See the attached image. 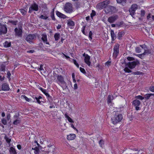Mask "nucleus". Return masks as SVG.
<instances>
[{
  "instance_id": "nucleus-23",
  "label": "nucleus",
  "mask_w": 154,
  "mask_h": 154,
  "mask_svg": "<svg viewBox=\"0 0 154 154\" xmlns=\"http://www.w3.org/2000/svg\"><path fill=\"white\" fill-rule=\"evenodd\" d=\"M113 99V97L112 96L109 95L107 97V103H111L112 100Z\"/></svg>"
},
{
  "instance_id": "nucleus-56",
  "label": "nucleus",
  "mask_w": 154,
  "mask_h": 154,
  "mask_svg": "<svg viewBox=\"0 0 154 154\" xmlns=\"http://www.w3.org/2000/svg\"><path fill=\"white\" fill-rule=\"evenodd\" d=\"M62 54H63V55L66 57V59H69V60L70 61V57L68 56H67V55H66V54H64V53H62Z\"/></svg>"
},
{
  "instance_id": "nucleus-16",
  "label": "nucleus",
  "mask_w": 154,
  "mask_h": 154,
  "mask_svg": "<svg viewBox=\"0 0 154 154\" xmlns=\"http://www.w3.org/2000/svg\"><path fill=\"white\" fill-rule=\"evenodd\" d=\"M10 89L9 85L6 83H4L2 84V90L4 91H8Z\"/></svg>"
},
{
  "instance_id": "nucleus-6",
  "label": "nucleus",
  "mask_w": 154,
  "mask_h": 154,
  "mask_svg": "<svg viewBox=\"0 0 154 154\" xmlns=\"http://www.w3.org/2000/svg\"><path fill=\"white\" fill-rule=\"evenodd\" d=\"M36 34H29L26 37L25 39L28 42L31 43H33V41L36 38Z\"/></svg>"
},
{
  "instance_id": "nucleus-10",
  "label": "nucleus",
  "mask_w": 154,
  "mask_h": 154,
  "mask_svg": "<svg viewBox=\"0 0 154 154\" xmlns=\"http://www.w3.org/2000/svg\"><path fill=\"white\" fill-rule=\"evenodd\" d=\"M8 29L5 25L2 24L0 23V35H5L7 32Z\"/></svg>"
},
{
  "instance_id": "nucleus-50",
  "label": "nucleus",
  "mask_w": 154,
  "mask_h": 154,
  "mask_svg": "<svg viewBox=\"0 0 154 154\" xmlns=\"http://www.w3.org/2000/svg\"><path fill=\"white\" fill-rule=\"evenodd\" d=\"M140 46L143 49H144V50L146 49H147V48L146 46L145 45H140Z\"/></svg>"
},
{
  "instance_id": "nucleus-64",
  "label": "nucleus",
  "mask_w": 154,
  "mask_h": 154,
  "mask_svg": "<svg viewBox=\"0 0 154 154\" xmlns=\"http://www.w3.org/2000/svg\"><path fill=\"white\" fill-rule=\"evenodd\" d=\"M151 14H148V15L147 16V20H149V19L151 17Z\"/></svg>"
},
{
  "instance_id": "nucleus-15",
  "label": "nucleus",
  "mask_w": 154,
  "mask_h": 154,
  "mask_svg": "<svg viewBox=\"0 0 154 154\" xmlns=\"http://www.w3.org/2000/svg\"><path fill=\"white\" fill-rule=\"evenodd\" d=\"M42 37L41 39L42 40L43 42L44 43L47 44L49 46H47V47H49L50 45L48 41V39L47 35L46 33H43L41 35Z\"/></svg>"
},
{
  "instance_id": "nucleus-24",
  "label": "nucleus",
  "mask_w": 154,
  "mask_h": 154,
  "mask_svg": "<svg viewBox=\"0 0 154 154\" xmlns=\"http://www.w3.org/2000/svg\"><path fill=\"white\" fill-rule=\"evenodd\" d=\"M125 34V32L123 31L119 32L118 34V38L119 39H121L122 37Z\"/></svg>"
},
{
  "instance_id": "nucleus-39",
  "label": "nucleus",
  "mask_w": 154,
  "mask_h": 154,
  "mask_svg": "<svg viewBox=\"0 0 154 154\" xmlns=\"http://www.w3.org/2000/svg\"><path fill=\"white\" fill-rule=\"evenodd\" d=\"M21 98H23V99H25L26 101L29 102L30 101V100L29 98H27L25 95H21Z\"/></svg>"
},
{
  "instance_id": "nucleus-41",
  "label": "nucleus",
  "mask_w": 154,
  "mask_h": 154,
  "mask_svg": "<svg viewBox=\"0 0 154 154\" xmlns=\"http://www.w3.org/2000/svg\"><path fill=\"white\" fill-rule=\"evenodd\" d=\"M145 54L144 53L143 54H137V56L138 57H139L143 59L144 57Z\"/></svg>"
},
{
  "instance_id": "nucleus-3",
  "label": "nucleus",
  "mask_w": 154,
  "mask_h": 154,
  "mask_svg": "<svg viewBox=\"0 0 154 154\" xmlns=\"http://www.w3.org/2000/svg\"><path fill=\"white\" fill-rule=\"evenodd\" d=\"M73 7L70 2L66 3L63 7V10L66 13L70 14L73 11Z\"/></svg>"
},
{
  "instance_id": "nucleus-44",
  "label": "nucleus",
  "mask_w": 154,
  "mask_h": 154,
  "mask_svg": "<svg viewBox=\"0 0 154 154\" xmlns=\"http://www.w3.org/2000/svg\"><path fill=\"white\" fill-rule=\"evenodd\" d=\"M48 17H45L43 15H41L39 17V18H40L41 19H44V20L48 19Z\"/></svg>"
},
{
  "instance_id": "nucleus-60",
  "label": "nucleus",
  "mask_w": 154,
  "mask_h": 154,
  "mask_svg": "<svg viewBox=\"0 0 154 154\" xmlns=\"http://www.w3.org/2000/svg\"><path fill=\"white\" fill-rule=\"evenodd\" d=\"M111 62L110 61H107L105 65L107 66H109L110 65Z\"/></svg>"
},
{
  "instance_id": "nucleus-43",
  "label": "nucleus",
  "mask_w": 154,
  "mask_h": 154,
  "mask_svg": "<svg viewBox=\"0 0 154 154\" xmlns=\"http://www.w3.org/2000/svg\"><path fill=\"white\" fill-rule=\"evenodd\" d=\"M50 16L52 19L53 20H56V19L55 18L54 15V13L53 12L51 13H50Z\"/></svg>"
},
{
  "instance_id": "nucleus-55",
  "label": "nucleus",
  "mask_w": 154,
  "mask_h": 154,
  "mask_svg": "<svg viewBox=\"0 0 154 154\" xmlns=\"http://www.w3.org/2000/svg\"><path fill=\"white\" fill-rule=\"evenodd\" d=\"M7 77L8 79H10L11 76V74L9 71L7 72Z\"/></svg>"
},
{
  "instance_id": "nucleus-35",
  "label": "nucleus",
  "mask_w": 154,
  "mask_h": 154,
  "mask_svg": "<svg viewBox=\"0 0 154 154\" xmlns=\"http://www.w3.org/2000/svg\"><path fill=\"white\" fill-rule=\"evenodd\" d=\"M128 67L127 66H126V67L124 69V71L126 72L130 73L132 72V71L130 70Z\"/></svg>"
},
{
  "instance_id": "nucleus-26",
  "label": "nucleus",
  "mask_w": 154,
  "mask_h": 154,
  "mask_svg": "<svg viewBox=\"0 0 154 154\" xmlns=\"http://www.w3.org/2000/svg\"><path fill=\"white\" fill-rule=\"evenodd\" d=\"M65 117L66 118L68 121L70 122L73 123L74 121L69 116H68L67 113H65L64 115Z\"/></svg>"
},
{
  "instance_id": "nucleus-54",
  "label": "nucleus",
  "mask_w": 154,
  "mask_h": 154,
  "mask_svg": "<svg viewBox=\"0 0 154 154\" xmlns=\"http://www.w3.org/2000/svg\"><path fill=\"white\" fill-rule=\"evenodd\" d=\"M141 73V72H140V71H137V72H132V74H134V75H140Z\"/></svg>"
},
{
  "instance_id": "nucleus-63",
  "label": "nucleus",
  "mask_w": 154,
  "mask_h": 154,
  "mask_svg": "<svg viewBox=\"0 0 154 154\" xmlns=\"http://www.w3.org/2000/svg\"><path fill=\"white\" fill-rule=\"evenodd\" d=\"M77 88V85L75 83L74 85V90H76Z\"/></svg>"
},
{
  "instance_id": "nucleus-14",
  "label": "nucleus",
  "mask_w": 154,
  "mask_h": 154,
  "mask_svg": "<svg viewBox=\"0 0 154 154\" xmlns=\"http://www.w3.org/2000/svg\"><path fill=\"white\" fill-rule=\"evenodd\" d=\"M118 18V16L117 15L114 14L109 17L108 18L107 20L110 23H112L116 20Z\"/></svg>"
},
{
  "instance_id": "nucleus-8",
  "label": "nucleus",
  "mask_w": 154,
  "mask_h": 154,
  "mask_svg": "<svg viewBox=\"0 0 154 154\" xmlns=\"http://www.w3.org/2000/svg\"><path fill=\"white\" fill-rule=\"evenodd\" d=\"M38 5L36 3L34 2L29 8V13H31L33 11H38Z\"/></svg>"
},
{
  "instance_id": "nucleus-21",
  "label": "nucleus",
  "mask_w": 154,
  "mask_h": 154,
  "mask_svg": "<svg viewBox=\"0 0 154 154\" xmlns=\"http://www.w3.org/2000/svg\"><path fill=\"white\" fill-rule=\"evenodd\" d=\"M9 151L11 154H17L15 149L12 147L10 148Z\"/></svg>"
},
{
  "instance_id": "nucleus-42",
  "label": "nucleus",
  "mask_w": 154,
  "mask_h": 154,
  "mask_svg": "<svg viewBox=\"0 0 154 154\" xmlns=\"http://www.w3.org/2000/svg\"><path fill=\"white\" fill-rule=\"evenodd\" d=\"M96 15V12L94 10L92 11V13L91 14V17L92 19L94 16Z\"/></svg>"
},
{
  "instance_id": "nucleus-48",
  "label": "nucleus",
  "mask_w": 154,
  "mask_h": 154,
  "mask_svg": "<svg viewBox=\"0 0 154 154\" xmlns=\"http://www.w3.org/2000/svg\"><path fill=\"white\" fill-rule=\"evenodd\" d=\"M99 144L101 147L102 146V145L104 144V141L102 140H100L99 142Z\"/></svg>"
},
{
  "instance_id": "nucleus-57",
  "label": "nucleus",
  "mask_w": 154,
  "mask_h": 154,
  "mask_svg": "<svg viewBox=\"0 0 154 154\" xmlns=\"http://www.w3.org/2000/svg\"><path fill=\"white\" fill-rule=\"evenodd\" d=\"M92 33L91 31H90L89 33V37L90 38L91 40L92 39Z\"/></svg>"
},
{
  "instance_id": "nucleus-58",
  "label": "nucleus",
  "mask_w": 154,
  "mask_h": 154,
  "mask_svg": "<svg viewBox=\"0 0 154 154\" xmlns=\"http://www.w3.org/2000/svg\"><path fill=\"white\" fill-rule=\"evenodd\" d=\"M149 89L150 91H151L152 92H154V86L150 87Z\"/></svg>"
},
{
  "instance_id": "nucleus-2",
  "label": "nucleus",
  "mask_w": 154,
  "mask_h": 154,
  "mask_svg": "<svg viewBox=\"0 0 154 154\" xmlns=\"http://www.w3.org/2000/svg\"><path fill=\"white\" fill-rule=\"evenodd\" d=\"M122 118V114L116 113L114 116L111 118V120L112 123L115 125L121 121Z\"/></svg>"
},
{
  "instance_id": "nucleus-1",
  "label": "nucleus",
  "mask_w": 154,
  "mask_h": 154,
  "mask_svg": "<svg viewBox=\"0 0 154 154\" xmlns=\"http://www.w3.org/2000/svg\"><path fill=\"white\" fill-rule=\"evenodd\" d=\"M127 59L130 61L128 63H125V66H127L130 69H132L134 68L136 65H139L140 63L139 61L137 59H135L132 57H128Z\"/></svg>"
},
{
  "instance_id": "nucleus-45",
  "label": "nucleus",
  "mask_w": 154,
  "mask_h": 154,
  "mask_svg": "<svg viewBox=\"0 0 154 154\" xmlns=\"http://www.w3.org/2000/svg\"><path fill=\"white\" fill-rule=\"evenodd\" d=\"M20 11L21 12V13L23 15L26 14V11L24 10L23 9H20Z\"/></svg>"
},
{
  "instance_id": "nucleus-37",
  "label": "nucleus",
  "mask_w": 154,
  "mask_h": 154,
  "mask_svg": "<svg viewBox=\"0 0 154 154\" xmlns=\"http://www.w3.org/2000/svg\"><path fill=\"white\" fill-rule=\"evenodd\" d=\"M5 66L4 64H2L1 65V69H0V71H3L4 72L5 71Z\"/></svg>"
},
{
  "instance_id": "nucleus-34",
  "label": "nucleus",
  "mask_w": 154,
  "mask_h": 154,
  "mask_svg": "<svg viewBox=\"0 0 154 154\" xmlns=\"http://www.w3.org/2000/svg\"><path fill=\"white\" fill-rule=\"evenodd\" d=\"M124 24V22L122 21L116 23V26L118 27H122Z\"/></svg>"
},
{
  "instance_id": "nucleus-12",
  "label": "nucleus",
  "mask_w": 154,
  "mask_h": 154,
  "mask_svg": "<svg viewBox=\"0 0 154 154\" xmlns=\"http://www.w3.org/2000/svg\"><path fill=\"white\" fill-rule=\"evenodd\" d=\"M116 11V8L115 7L109 5L107 6L105 9L104 11L106 14L110 12H114Z\"/></svg>"
},
{
  "instance_id": "nucleus-61",
  "label": "nucleus",
  "mask_w": 154,
  "mask_h": 154,
  "mask_svg": "<svg viewBox=\"0 0 154 154\" xmlns=\"http://www.w3.org/2000/svg\"><path fill=\"white\" fill-rule=\"evenodd\" d=\"M71 127L73 128L74 130L76 131L77 132L78 131V130L74 127L73 125L72 124H71Z\"/></svg>"
},
{
  "instance_id": "nucleus-29",
  "label": "nucleus",
  "mask_w": 154,
  "mask_h": 154,
  "mask_svg": "<svg viewBox=\"0 0 154 154\" xmlns=\"http://www.w3.org/2000/svg\"><path fill=\"white\" fill-rule=\"evenodd\" d=\"M8 22L12 24L13 25H17V24L18 23V21H17V20L14 21L13 20H9L8 21Z\"/></svg>"
},
{
  "instance_id": "nucleus-13",
  "label": "nucleus",
  "mask_w": 154,
  "mask_h": 154,
  "mask_svg": "<svg viewBox=\"0 0 154 154\" xmlns=\"http://www.w3.org/2000/svg\"><path fill=\"white\" fill-rule=\"evenodd\" d=\"M119 45L117 44L115 45L113 48L114 52L113 53V57L114 58H116L119 53Z\"/></svg>"
},
{
  "instance_id": "nucleus-9",
  "label": "nucleus",
  "mask_w": 154,
  "mask_h": 154,
  "mask_svg": "<svg viewBox=\"0 0 154 154\" xmlns=\"http://www.w3.org/2000/svg\"><path fill=\"white\" fill-rule=\"evenodd\" d=\"M138 8V6L136 4H133L131 6L130 8L129 9V11L130 13V14L133 17L135 14V11Z\"/></svg>"
},
{
  "instance_id": "nucleus-49",
  "label": "nucleus",
  "mask_w": 154,
  "mask_h": 154,
  "mask_svg": "<svg viewBox=\"0 0 154 154\" xmlns=\"http://www.w3.org/2000/svg\"><path fill=\"white\" fill-rule=\"evenodd\" d=\"M48 100L49 101L50 105L51 104L52 102V98L51 96L49 97L48 98Z\"/></svg>"
},
{
  "instance_id": "nucleus-28",
  "label": "nucleus",
  "mask_w": 154,
  "mask_h": 154,
  "mask_svg": "<svg viewBox=\"0 0 154 154\" xmlns=\"http://www.w3.org/2000/svg\"><path fill=\"white\" fill-rule=\"evenodd\" d=\"M60 37V34L58 33H55L54 35V38L55 40L57 41L58 40Z\"/></svg>"
},
{
  "instance_id": "nucleus-18",
  "label": "nucleus",
  "mask_w": 154,
  "mask_h": 154,
  "mask_svg": "<svg viewBox=\"0 0 154 154\" xmlns=\"http://www.w3.org/2000/svg\"><path fill=\"white\" fill-rule=\"evenodd\" d=\"M56 15L59 17L63 19H65L67 17L66 15L58 11H56Z\"/></svg>"
},
{
  "instance_id": "nucleus-25",
  "label": "nucleus",
  "mask_w": 154,
  "mask_h": 154,
  "mask_svg": "<svg viewBox=\"0 0 154 154\" xmlns=\"http://www.w3.org/2000/svg\"><path fill=\"white\" fill-rule=\"evenodd\" d=\"M67 24L68 26H74L75 25L74 22L70 19L67 20Z\"/></svg>"
},
{
  "instance_id": "nucleus-38",
  "label": "nucleus",
  "mask_w": 154,
  "mask_h": 154,
  "mask_svg": "<svg viewBox=\"0 0 154 154\" xmlns=\"http://www.w3.org/2000/svg\"><path fill=\"white\" fill-rule=\"evenodd\" d=\"M116 1L118 3H122V4H125L126 2V0H116Z\"/></svg>"
},
{
  "instance_id": "nucleus-27",
  "label": "nucleus",
  "mask_w": 154,
  "mask_h": 154,
  "mask_svg": "<svg viewBox=\"0 0 154 154\" xmlns=\"http://www.w3.org/2000/svg\"><path fill=\"white\" fill-rule=\"evenodd\" d=\"M11 45V43L10 42H8L7 41H6L4 43V46L5 47L8 48L10 47Z\"/></svg>"
},
{
  "instance_id": "nucleus-22",
  "label": "nucleus",
  "mask_w": 154,
  "mask_h": 154,
  "mask_svg": "<svg viewBox=\"0 0 154 154\" xmlns=\"http://www.w3.org/2000/svg\"><path fill=\"white\" fill-rule=\"evenodd\" d=\"M111 35L112 40V41L116 39V35H115L113 30H111Z\"/></svg>"
},
{
  "instance_id": "nucleus-51",
  "label": "nucleus",
  "mask_w": 154,
  "mask_h": 154,
  "mask_svg": "<svg viewBox=\"0 0 154 154\" xmlns=\"http://www.w3.org/2000/svg\"><path fill=\"white\" fill-rule=\"evenodd\" d=\"M141 15L142 17L145 14V11L143 10H142L141 11Z\"/></svg>"
},
{
  "instance_id": "nucleus-59",
  "label": "nucleus",
  "mask_w": 154,
  "mask_h": 154,
  "mask_svg": "<svg viewBox=\"0 0 154 154\" xmlns=\"http://www.w3.org/2000/svg\"><path fill=\"white\" fill-rule=\"evenodd\" d=\"M43 66L42 64L40 65V68H38V69L39 70L42 71L44 70V69L43 68Z\"/></svg>"
},
{
  "instance_id": "nucleus-46",
  "label": "nucleus",
  "mask_w": 154,
  "mask_h": 154,
  "mask_svg": "<svg viewBox=\"0 0 154 154\" xmlns=\"http://www.w3.org/2000/svg\"><path fill=\"white\" fill-rule=\"evenodd\" d=\"M135 51L137 53H140L141 52V49L139 47H137L135 48Z\"/></svg>"
},
{
  "instance_id": "nucleus-47",
  "label": "nucleus",
  "mask_w": 154,
  "mask_h": 154,
  "mask_svg": "<svg viewBox=\"0 0 154 154\" xmlns=\"http://www.w3.org/2000/svg\"><path fill=\"white\" fill-rule=\"evenodd\" d=\"M80 70L84 74L86 73V71L84 69L80 67Z\"/></svg>"
},
{
  "instance_id": "nucleus-33",
  "label": "nucleus",
  "mask_w": 154,
  "mask_h": 154,
  "mask_svg": "<svg viewBox=\"0 0 154 154\" xmlns=\"http://www.w3.org/2000/svg\"><path fill=\"white\" fill-rule=\"evenodd\" d=\"M4 139L6 140V142L8 143L9 144H10L11 141V139L7 137L6 136H5Z\"/></svg>"
},
{
  "instance_id": "nucleus-5",
  "label": "nucleus",
  "mask_w": 154,
  "mask_h": 154,
  "mask_svg": "<svg viewBox=\"0 0 154 154\" xmlns=\"http://www.w3.org/2000/svg\"><path fill=\"white\" fill-rule=\"evenodd\" d=\"M109 0H106L98 3L97 5V7L100 10L106 8L107 7V5L109 4Z\"/></svg>"
},
{
  "instance_id": "nucleus-62",
  "label": "nucleus",
  "mask_w": 154,
  "mask_h": 154,
  "mask_svg": "<svg viewBox=\"0 0 154 154\" xmlns=\"http://www.w3.org/2000/svg\"><path fill=\"white\" fill-rule=\"evenodd\" d=\"M72 60L73 63H74V64H75V65H76V64H77L78 63L74 59H72Z\"/></svg>"
},
{
  "instance_id": "nucleus-40",
  "label": "nucleus",
  "mask_w": 154,
  "mask_h": 154,
  "mask_svg": "<svg viewBox=\"0 0 154 154\" xmlns=\"http://www.w3.org/2000/svg\"><path fill=\"white\" fill-rule=\"evenodd\" d=\"M1 122L2 124L5 125H6L7 124V120L4 118H3L1 119Z\"/></svg>"
},
{
  "instance_id": "nucleus-17",
  "label": "nucleus",
  "mask_w": 154,
  "mask_h": 154,
  "mask_svg": "<svg viewBox=\"0 0 154 154\" xmlns=\"http://www.w3.org/2000/svg\"><path fill=\"white\" fill-rule=\"evenodd\" d=\"M90 57L88 54H86L85 58V62L88 66L91 65V63L90 61Z\"/></svg>"
},
{
  "instance_id": "nucleus-53",
  "label": "nucleus",
  "mask_w": 154,
  "mask_h": 154,
  "mask_svg": "<svg viewBox=\"0 0 154 154\" xmlns=\"http://www.w3.org/2000/svg\"><path fill=\"white\" fill-rule=\"evenodd\" d=\"M11 116L10 114L8 113L7 115V120L8 121H9V120H10L11 119Z\"/></svg>"
},
{
  "instance_id": "nucleus-19",
  "label": "nucleus",
  "mask_w": 154,
  "mask_h": 154,
  "mask_svg": "<svg viewBox=\"0 0 154 154\" xmlns=\"http://www.w3.org/2000/svg\"><path fill=\"white\" fill-rule=\"evenodd\" d=\"M154 96V94H147L145 95L144 96V99L147 100L149 98L152 99L153 98Z\"/></svg>"
},
{
  "instance_id": "nucleus-7",
  "label": "nucleus",
  "mask_w": 154,
  "mask_h": 154,
  "mask_svg": "<svg viewBox=\"0 0 154 154\" xmlns=\"http://www.w3.org/2000/svg\"><path fill=\"white\" fill-rule=\"evenodd\" d=\"M22 27V26H19L18 27H16L14 29L15 35L18 37H21L23 35Z\"/></svg>"
},
{
  "instance_id": "nucleus-36",
  "label": "nucleus",
  "mask_w": 154,
  "mask_h": 154,
  "mask_svg": "<svg viewBox=\"0 0 154 154\" xmlns=\"http://www.w3.org/2000/svg\"><path fill=\"white\" fill-rule=\"evenodd\" d=\"M144 53L145 54V55H148L149 54H150L151 53V52L150 50L146 49L144 50Z\"/></svg>"
},
{
  "instance_id": "nucleus-32",
  "label": "nucleus",
  "mask_w": 154,
  "mask_h": 154,
  "mask_svg": "<svg viewBox=\"0 0 154 154\" xmlns=\"http://www.w3.org/2000/svg\"><path fill=\"white\" fill-rule=\"evenodd\" d=\"M21 122V120L20 119H18V118H17V119H16L13 122V124L14 125H17L18 124H20Z\"/></svg>"
},
{
  "instance_id": "nucleus-11",
  "label": "nucleus",
  "mask_w": 154,
  "mask_h": 154,
  "mask_svg": "<svg viewBox=\"0 0 154 154\" xmlns=\"http://www.w3.org/2000/svg\"><path fill=\"white\" fill-rule=\"evenodd\" d=\"M132 103L133 106L135 107V109L136 110H138L140 109V106L141 102L139 100L137 99L134 100Z\"/></svg>"
},
{
  "instance_id": "nucleus-52",
  "label": "nucleus",
  "mask_w": 154,
  "mask_h": 154,
  "mask_svg": "<svg viewBox=\"0 0 154 154\" xmlns=\"http://www.w3.org/2000/svg\"><path fill=\"white\" fill-rule=\"evenodd\" d=\"M86 27V26H83L82 29V32L85 35V28Z\"/></svg>"
},
{
  "instance_id": "nucleus-20",
  "label": "nucleus",
  "mask_w": 154,
  "mask_h": 154,
  "mask_svg": "<svg viewBox=\"0 0 154 154\" xmlns=\"http://www.w3.org/2000/svg\"><path fill=\"white\" fill-rule=\"evenodd\" d=\"M76 137V135L74 134H70L67 136V139L69 140H74Z\"/></svg>"
},
{
  "instance_id": "nucleus-31",
  "label": "nucleus",
  "mask_w": 154,
  "mask_h": 154,
  "mask_svg": "<svg viewBox=\"0 0 154 154\" xmlns=\"http://www.w3.org/2000/svg\"><path fill=\"white\" fill-rule=\"evenodd\" d=\"M34 153L35 154H39L40 150L39 148L37 147H35L34 148Z\"/></svg>"
},
{
  "instance_id": "nucleus-4",
  "label": "nucleus",
  "mask_w": 154,
  "mask_h": 154,
  "mask_svg": "<svg viewBox=\"0 0 154 154\" xmlns=\"http://www.w3.org/2000/svg\"><path fill=\"white\" fill-rule=\"evenodd\" d=\"M56 81L58 84L63 88L66 87V83L64 81V78L61 75H57Z\"/></svg>"
},
{
  "instance_id": "nucleus-30",
  "label": "nucleus",
  "mask_w": 154,
  "mask_h": 154,
  "mask_svg": "<svg viewBox=\"0 0 154 154\" xmlns=\"http://www.w3.org/2000/svg\"><path fill=\"white\" fill-rule=\"evenodd\" d=\"M134 98L138 100H143L144 99V97H143L141 95H138L137 96H135L134 97Z\"/></svg>"
}]
</instances>
